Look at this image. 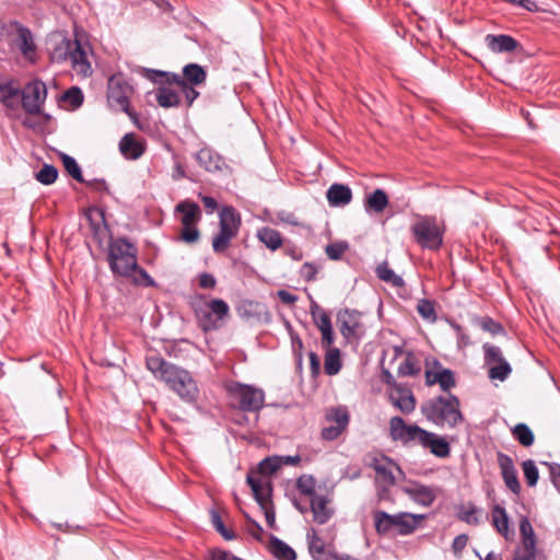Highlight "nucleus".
Segmentation results:
<instances>
[{"label": "nucleus", "instance_id": "obj_1", "mask_svg": "<svg viewBox=\"0 0 560 560\" xmlns=\"http://www.w3.org/2000/svg\"><path fill=\"white\" fill-rule=\"evenodd\" d=\"M389 435L393 441L400 442L404 446H420L439 458H446L451 454L450 443L444 436L427 431L416 423L408 424L399 416L390 418Z\"/></svg>", "mask_w": 560, "mask_h": 560}, {"label": "nucleus", "instance_id": "obj_2", "mask_svg": "<svg viewBox=\"0 0 560 560\" xmlns=\"http://www.w3.org/2000/svg\"><path fill=\"white\" fill-rule=\"evenodd\" d=\"M137 256L136 245L126 237H110L107 247V262L113 275L131 279L138 285H153V279L138 265Z\"/></svg>", "mask_w": 560, "mask_h": 560}, {"label": "nucleus", "instance_id": "obj_3", "mask_svg": "<svg viewBox=\"0 0 560 560\" xmlns=\"http://www.w3.org/2000/svg\"><path fill=\"white\" fill-rule=\"evenodd\" d=\"M148 370L155 378L163 381L183 400L192 402L198 397V386L191 374L161 355H148L145 359Z\"/></svg>", "mask_w": 560, "mask_h": 560}, {"label": "nucleus", "instance_id": "obj_4", "mask_svg": "<svg viewBox=\"0 0 560 560\" xmlns=\"http://www.w3.org/2000/svg\"><path fill=\"white\" fill-rule=\"evenodd\" d=\"M425 419L438 427L453 429L464 421L458 397L450 394L447 397L439 395L427 400L421 406Z\"/></svg>", "mask_w": 560, "mask_h": 560}, {"label": "nucleus", "instance_id": "obj_5", "mask_svg": "<svg viewBox=\"0 0 560 560\" xmlns=\"http://www.w3.org/2000/svg\"><path fill=\"white\" fill-rule=\"evenodd\" d=\"M191 307L198 326L205 332L220 329L230 316V306L224 300L208 299L203 294L192 298Z\"/></svg>", "mask_w": 560, "mask_h": 560}, {"label": "nucleus", "instance_id": "obj_6", "mask_svg": "<svg viewBox=\"0 0 560 560\" xmlns=\"http://www.w3.org/2000/svg\"><path fill=\"white\" fill-rule=\"evenodd\" d=\"M375 530L380 535H386L393 529H396L397 534L407 536L412 534L424 515H416L407 512H400L397 514H388L385 511L373 512Z\"/></svg>", "mask_w": 560, "mask_h": 560}, {"label": "nucleus", "instance_id": "obj_7", "mask_svg": "<svg viewBox=\"0 0 560 560\" xmlns=\"http://www.w3.org/2000/svg\"><path fill=\"white\" fill-rule=\"evenodd\" d=\"M144 77L153 83H167L175 85H202L207 80L206 69L195 62H190L183 68V73L178 74L175 72L143 69Z\"/></svg>", "mask_w": 560, "mask_h": 560}, {"label": "nucleus", "instance_id": "obj_8", "mask_svg": "<svg viewBox=\"0 0 560 560\" xmlns=\"http://www.w3.org/2000/svg\"><path fill=\"white\" fill-rule=\"evenodd\" d=\"M226 392L231 406L244 412H257L265 405L264 390L252 385L232 382Z\"/></svg>", "mask_w": 560, "mask_h": 560}, {"label": "nucleus", "instance_id": "obj_9", "mask_svg": "<svg viewBox=\"0 0 560 560\" xmlns=\"http://www.w3.org/2000/svg\"><path fill=\"white\" fill-rule=\"evenodd\" d=\"M132 94L133 88L121 73L113 74L109 78L107 85V101L109 105L117 110L126 113L130 118L136 117V113L130 107Z\"/></svg>", "mask_w": 560, "mask_h": 560}, {"label": "nucleus", "instance_id": "obj_10", "mask_svg": "<svg viewBox=\"0 0 560 560\" xmlns=\"http://www.w3.org/2000/svg\"><path fill=\"white\" fill-rule=\"evenodd\" d=\"M5 30L11 37V45L21 52L26 61L35 63L37 60V45L31 30L18 21L9 22Z\"/></svg>", "mask_w": 560, "mask_h": 560}, {"label": "nucleus", "instance_id": "obj_11", "mask_svg": "<svg viewBox=\"0 0 560 560\" xmlns=\"http://www.w3.org/2000/svg\"><path fill=\"white\" fill-rule=\"evenodd\" d=\"M416 242L431 250L439 249L443 244V231L433 217H423L411 226Z\"/></svg>", "mask_w": 560, "mask_h": 560}, {"label": "nucleus", "instance_id": "obj_12", "mask_svg": "<svg viewBox=\"0 0 560 560\" xmlns=\"http://www.w3.org/2000/svg\"><path fill=\"white\" fill-rule=\"evenodd\" d=\"M46 97V84L40 80H34L21 90L20 103L28 115H39Z\"/></svg>", "mask_w": 560, "mask_h": 560}, {"label": "nucleus", "instance_id": "obj_13", "mask_svg": "<svg viewBox=\"0 0 560 560\" xmlns=\"http://www.w3.org/2000/svg\"><path fill=\"white\" fill-rule=\"evenodd\" d=\"M337 324L342 337L351 342L359 340L364 335V328L360 320V313L357 311L345 310L338 313Z\"/></svg>", "mask_w": 560, "mask_h": 560}, {"label": "nucleus", "instance_id": "obj_14", "mask_svg": "<svg viewBox=\"0 0 560 560\" xmlns=\"http://www.w3.org/2000/svg\"><path fill=\"white\" fill-rule=\"evenodd\" d=\"M370 466L376 474V481L381 482L384 488L395 483L394 470L402 474L400 468L387 456L373 457Z\"/></svg>", "mask_w": 560, "mask_h": 560}, {"label": "nucleus", "instance_id": "obj_15", "mask_svg": "<svg viewBox=\"0 0 560 560\" xmlns=\"http://www.w3.org/2000/svg\"><path fill=\"white\" fill-rule=\"evenodd\" d=\"M389 401L404 415H410L416 409V398L412 390L402 384H395L388 395Z\"/></svg>", "mask_w": 560, "mask_h": 560}, {"label": "nucleus", "instance_id": "obj_16", "mask_svg": "<svg viewBox=\"0 0 560 560\" xmlns=\"http://www.w3.org/2000/svg\"><path fill=\"white\" fill-rule=\"evenodd\" d=\"M310 510L313 521L318 525L328 523L335 515L332 499L326 494L314 495L310 500Z\"/></svg>", "mask_w": 560, "mask_h": 560}, {"label": "nucleus", "instance_id": "obj_17", "mask_svg": "<svg viewBox=\"0 0 560 560\" xmlns=\"http://www.w3.org/2000/svg\"><path fill=\"white\" fill-rule=\"evenodd\" d=\"M196 161L198 164L205 168L207 172L215 173V172H229L231 173L230 166L226 164L225 160L211 148H202L200 149L196 155Z\"/></svg>", "mask_w": 560, "mask_h": 560}, {"label": "nucleus", "instance_id": "obj_18", "mask_svg": "<svg viewBox=\"0 0 560 560\" xmlns=\"http://www.w3.org/2000/svg\"><path fill=\"white\" fill-rule=\"evenodd\" d=\"M402 492L406 493L412 501L422 505L430 506L436 499V489L430 486L422 485L418 481H409L402 487Z\"/></svg>", "mask_w": 560, "mask_h": 560}, {"label": "nucleus", "instance_id": "obj_19", "mask_svg": "<svg viewBox=\"0 0 560 560\" xmlns=\"http://www.w3.org/2000/svg\"><path fill=\"white\" fill-rule=\"evenodd\" d=\"M247 483L259 506H266V504L271 503L272 486L270 479L258 477L255 471H250L247 474Z\"/></svg>", "mask_w": 560, "mask_h": 560}, {"label": "nucleus", "instance_id": "obj_20", "mask_svg": "<svg viewBox=\"0 0 560 560\" xmlns=\"http://www.w3.org/2000/svg\"><path fill=\"white\" fill-rule=\"evenodd\" d=\"M308 551L314 560H339L335 551L327 547L316 529L311 528L307 534Z\"/></svg>", "mask_w": 560, "mask_h": 560}, {"label": "nucleus", "instance_id": "obj_21", "mask_svg": "<svg viewBox=\"0 0 560 560\" xmlns=\"http://www.w3.org/2000/svg\"><path fill=\"white\" fill-rule=\"evenodd\" d=\"M498 464L505 486L516 495L521 492V485L517 478V471L514 467L513 459L504 454L498 453Z\"/></svg>", "mask_w": 560, "mask_h": 560}, {"label": "nucleus", "instance_id": "obj_22", "mask_svg": "<svg viewBox=\"0 0 560 560\" xmlns=\"http://www.w3.org/2000/svg\"><path fill=\"white\" fill-rule=\"evenodd\" d=\"M77 39H70L61 34L50 39V59L52 62L61 63L68 60Z\"/></svg>", "mask_w": 560, "mask_h": 560}, {"label": "nucleus", "instance_id": "obj_23", "mask_svg": "<svg viewBox=\"0 0 560 560\" xmlns=\"http://www.w3.org/2000/svg\"><path fill=\"white\" fill-rule=\"evenodd\" d=\"M119 151L127 160H138L145 152V142L137 139L135 133H126L119 141Z\"/></svg>", "mask_w": 560, "mask_h": 560}, {"label": "nucleus", "instance_id": "obj_24", "mask_svg": "<svg viewBox=\"0 0 560 560\" xmlns=\"http://www.w3.org/2000/svg\"><path fill=\"white\" fill-rule=\"evenodd\" d=\"M68 60H70L73 70L78 74L88 77L92 73L91 63L88 59V51L79 40L74 44Z\"/></svg>", "mask_w": 560, "mask_h": 560}, {"label": "nucleus", "instance_id": "obj_25", "mask_svg": "<svg viewBox=\"0 0 560 560\" xmlns=\"http://www.w3.org/2000/svg\"><path fill=\"white\" fill-rule=\"evenodd\" d=\"M330 207H345L352 200V190L348 185L335 183L326 191Z\"/></svg>", "mask_w": 560, "mask_h": 560}, {"label": "nucleus", "instance_id": "obj_26", "mask_svg": "<svg viewBox=\"0 0 560 560\" xmlns=\"http://www.w3.org/2000/svg\"><path fill=\"white\" fill-rule=\"evenodd\" d=\"M485 40L488 48L495 54L512 52L518 46V42L515 38L505 34H488Z\"/></svg>", "mask_w": 560, "mask_h": 560}, {"label": "nucleus", "instance_id": "obj_27", "mask_svg": "<svg viewBox=\"0 0 560 560\" xmlns=\"http://www.w3.org/2000/svg\"><path fill=\"white\" fill-rule=\"evenodd\" d=\"M425 385H439L442 392L450 393L456 386L455 373L452 370H441L440 372H425Z\"/></svg>", "mask_w": 560, "mask_h": 560}, {"label": "nucleus", "instance_id": "obj_28", "mask_svg": "<svg viewBox=\"0 0 560 560\" xmlns=\"http://www.w3.org/2000/svg\"><path fill=\"white\" fill-rule=\"evenodd\" d=\"M20 86L12 80L0 83V102L8 109L14 110L20 105Z\"/></svg>", "mask_w": 560, "mask_h": 560}, {"label": "nucleus", "instance_id": "obj_29", "mask_svg": "<svg viewBox=\"0 0 560 560\" xmlns=\"http://www.w3.org/2000/svg\"><path fill=\"white\" fill-rule=\"evenodd\" d=\"M219 226L220 230L236 236L241 228V215L233 207H225L220 212Z\"/></svg>", "mask_w": 560, "mask_h": 560}, {"label": "nucleus", "instance_id": "obj_30", "mask_svg": "<svg viewBox=\"0 0 560 560\" xmlns=\"http://www.w3.org/2000/svg\"><path fill=\"white\" fill-rule=\"evenodd\" d=\"M175 211L182 214V225L197 224L201 218V210L199 206L190 200H184L179 202L176 206Z\"/></svg>", "mask_w": 560, "mask_h": 560}, {"label": "nucleus", "instance_id": "obj_31", "mask_svg": "<svg viewBox=\"0 0 560 560\" xmlns=\"http://www.w3.org/2000/svg\"><path fill=\"white\" fill-rule=\"evenodd\" d=\"M268 551L277 560H295L296 553L287 542L271 535L268 544Z\"/></svg>", "mask_w": 560, "mask_h": 560}, {"label": "nucleus", "instance_id": "obj_32", "mask_svg": "<svg viewBox=\"0 0 560 560\" xmlns=\"http://www.w3.org/2000/svg\"><path fill=\"white\" fill-rule=\"evenodd\" d=\"M159 88L154 91L158 104L163 108L178 107L180 104L179 94L167 88V83H159Z\"/></svg>", "mask_w": 560, "mask_h": 560}, {"label": "nucleus", "instance_id": "obj_33", "mask_svg": "<svg viewBox=\"0 0 560 560\" xmlns=\"http://www.w3.org/2000/svg\"><path fill=\"white\" fill-rule=\"evenodd\" d=\"M389 200L387 194L383 189L377 188L373 192L366 195L364 199V209L366 212L381 213L386 209Z\"/></svg>", "mask_w": 560, "mask_h": 560}, {"label": "nucleus", "instance_id": "obj_34", "mask_svg": "<svg viewBox=\"0 0 560 560\" xmlns=\"http://www.w3.org/2000/svg\"><path fill=\"white\" fill-rule=\"evenodd\" d=\"M492 525L505 538L509 539L513 532L510 530L509 516L505 509L495 504L491 511Z\"/></svg>", "mask_w": 560, "mask_h": 560}, {"label": "nucleus", "instance_id": "obj_35", "mask_svg": "<svg viewBox=\"0 0 560 560\" xmlns=\"http://www.w3.org/2000/svg\"><path fill=\"white\" fill-rule=\"evenodd\" d=\"M257 238L270 250L275 252L283 245V238L275 229L264 226L257 231Z\"/></svg>", "mask_w": 560, "mask_h": 560}, {"label": "nucleus", "instance_id": "obj_36", "mask_svg": "<svg viewBox=\"0 0 560 560\" xmlns=\"http://www.w3.org/2000/svg\"><path fill=\"white\" fill-rule=\"evenodd\" d=\"M324 371L327 375L332 376L340 372L342 368L341 352L338 348L325 350Z\"/></svg>", "mask_w": 560, "mask_h": 560}, {"label": "nucleus", "instance_id": "obj_37", "mask_svg": "<svg viewBox=\"0 0 560 560\" xmlns=\"http://www.w3.org/2000/svg\"><path fill=\"white\" fill-rule=\"evenodd\" d=\"M281 466V457H267L258 464L257 470L255 472L258 477H265L270 479L271 475H273L278 469H280Z\"/></svg>", "mask_w": 560, "mask_h": 560}, {"label": "nucleus", "instance_id": "obj_38", "mask_svg": "<svg viewBox=\"0 0 560 560\" xmlns=\"http://www.w3.org/2000/svg\"><path fill=\"white\" fill-rule=\"evenodd\" d=\"M376 275L377 277L387 283H390L392 285L396 288H400L405 284L402 278L394 272L393 269L388 266L386 261L382 262L376 268Z\"/></svg>", "mask_w": 560, "mask_h": 560}, {"label": "nucleus", "instance_id": "obj_39", "mask_svg": "<svg viewBox=\"0 0 560 560\" xmlns=\"http://www.w3.org/2000/svg\"><path fill=\"white\" fill-rule=\"evenodd\" d=\"M479 513L480 510L475 504L469 502L459 506L457 517L466 524L476 526L480 523Z\"/></svg>", "mask_w": 560, "mask_h": 560}, {"label": "nucleus", "instance_id": "obj_40", "mask_svg": "<svg viewBox=\"0 0 560 560\" xmlns=\"http://www.w3.org/2000/svg\"><path fill=\"white\" fill-rule=\"evenodd\" d=\"M513 438L523 446L528 447L534 444L535 436L530 428L525 423H518L512 429Z\"/></svg>", "mask_w": 560, "mask_h": 560}, {"label": "nucleus", "instance_id": "obj_41", "mask_svg": "<svg viewBox=\"0 0 560 560\" xmlns=\"http://www.w3.org/2000/svg\"><path fill=\"white\" fill-rule=\"evenodd\" d=\"M512 560H537L536 542H523L515 549Z\"/></svg>", "mask_w": 560, "mask_h": 560}, {"label": "nucleus", "instance_id": "obj_42", "mask_svg": "<svg viewBox=\"0 0 560 560\" xmlns=\"http://www.w3.org/2000/svg\"><path fill=\"white\" fill-rule=\"evenodd\" d=\"M315 487H316V480L313 476L311 475H302L298 481H296V488L298 490L304 494V495H307L310 497V500L314 497V495H318V493L315 492Z\"/></svg>", "mask_w": 560, "mask_h": 560}, {"label": "nucleus", "instance_id": "obj_43", "mask_svg": "<svg viewBox=\"0 0 560 560\" xmlns=\"http://www.w3.org/2000/svg\"><path fill=\"white\" fill-rule=\"evenodd\" d=\"M417 311L419 315L430 322L434 323L436 320V312L434 307V302L428 299H421L418 301Z\"/></svg>", "mask_w": 560, "mask_h": 560}, {"label": "nucleus", "instance_id": "obj_44", "mask_svg": "<svg viewBox=\"0 0 560 560\" xmlns=\"http://www.w3.org/2000/svg\"><path fill=\"white\" fill-rule=\"evenodd\" d=\"M311 313L319 331L332 328L329 315L325 311L320 310L318 305L315 304L312 306Z\"/></svg>", "mask_w": 560, "mask_h": 560}, {"label": "nucleus", "instance_id": "obj_45", "mask_svg": "<svg viewBox=\"0 0 560 560\" xmlns=\"http://www.w3.org/2000/svg\"><path fill=\"white\" fill-rule=\"evenodd\" d=\"M97 215L100 218L98 222H93L91 215H89V219L91 221V228L94 234V237L97 240V242L101 244L104 238L109 233V229L105 222L104 213L100 210H97Z\"/></svg>", "mask_w": 560, "mask_h": 560}, {"label": "nucleus", "instance_id": "obj_46", "mask_svg": "<svg viewBox=\"0 0 560 560\" xmlns=\"http://www.w3.org/2000/svg\"><path fill=\"white\" fill-rule=\"evenodd\" d=\"M421 368L412 355H408L398 366V375L416 376L420 373Z\"/></svg>", "mask_w": 560, "mask_h": 560}, {"label": "nucleus", "instance_id": "obj_47", "mask_svg": "<svg viewBox=\"0 0 560 560\" xmlns=\"http://www.w3.org/2000/svg\"><path fill=\"white\" fill-rule=\"evenodd\" d=\"M511 372V365L506 361H502L490 366L489 377L503 382L510 376Z\"/></svg>", "mask_w": 560, "mask_h": 560}, {"label": "nucleus", "instance_id": "obj_48", "mask_svg": "<svg viewBox=\"0 0 560 560\" xmlns=\"http://www.w3.org/2000/svg\"><path fill=\"white\" fill-rule=\"evenodd\" d=\"M349 413L346 409L336 408L327 415V420L334 422L339 429L345 431L349 424Z\"/></svg>", "mask_w": 560, "mask_h": 560}, {"label": "nucleus", "instance_id": "obj_49", "mask_svg": "<svg viewBox=\"0 0 560 560\" xmlns=\"http://www.w3.org/2000/svg\"><path fill=\"white\" fill-rule=\"evenodd\" d=\"M234 237V235L220 230L219 233L212 240L213 252L217 254L225 252Z\"/></svg>", "mask_w": 560, "mask_h": 560}, {"label": "nucleus", "instance_id": "obj_50", "mask_svg": "<svg viewBox=\"0 0 560 560\" xmlns=\"http://www.w3.org/2000/svg\"><path fill=\"white\" fill-rule=\"evenodd\" d=\"M482 348H483V352H485L486 364L491 366L495 363L505 361V359L503 358L502 351L499 347L490 345V343H485Z\"/></svg>", "mask_w": 560, "mask_h": 560}, {"label": "nucleus", "instance_id": "obj_51", "mask_svg": "<svg viewBox=\"0 0 560 560\" xmlns=\"http://www.w3.org/2000/svg\"><path fill=\"white\" fill-rule=\"evenodd\" d=\"M62 163L65 170L71 175L72 178H74L79 183H83L81 167L79 166L74 158L63 154Z\"/></svg>", "mask_w": 560, "mask_h": 560}, {"label": "nucleus", "instance_id": "obj_52", "mask_svg": "<svg viewBox=\"0 0 560 560\" xmlns=\"http://www.w3.org/2000/svg\"><path fill=\"white\" fill-rule=\"evenodd\" d=\"M57 177L58 170L49 164H45L36 174V179L44 185H50L55 183Z\"/></svg>", "mask_w": 560, "mask_h": 560}, {"label": "nucleus", "instance_id": "obj_53", "mask_svg": "<svg viewBox=\"0 0 560 560\" xmlns=\"http://www.w3.org/2000/svg\"><path fill=\"white\" fill-rule=\"evenodd\" d=\"M348 249L349 244L347 242H335L325 247V253L329 259L339 260Z\"/></svg>", "mask_w": 560, "mask_h": 560}, {"label": "nucleus", "instance_id": "obj_54", "mask_svg": "<svg viewBox=\"0 0 560 560\" xmlns=\"http://www.w3.org/2000/svg\"><path fill=\"white\" fill-rule=\"evenodd\" d=\"M523 472L526 479V482L529 487H535L537 485L539 472L538 469L532 459H527L522 464Z\"/></svg>", "mask_w": 560, "mask_h": 560}, {"label": "nucleus", "instance_id": "obj_55", "mask_svg": "<svg viewBox=\"0 0 560 560\" xmlns=\"http://www.w3.org/2000/svg\"><path fill=\"white\" fill-rule=\"evenodd\" d=\"M83 93L78 86H72L62 94V101L73 108L80 107L83 103Z\"/></svg>", "mask_w": 560, "mask_h": 560}, {"label": "nucleus", "instance_id": "obj_56", "mask_svg": "<svg viewBox=\"0 0 560 560\" xmlns=\"http://www.w3.org/2000/svg\"><path fill=\"white\" fill-rule=\"evenodd\" d=\"M520 533L521 541L523 542H536V536L534 528L527 517H522L520 521Z\"/></svg>", "mask_w": 560, "mask_h": 560}, {"label": "nucleus", "instance_id": "obj_57", "mask_svg": "<svg viewBox=\"0 0 560 560\" xmlns=\"http://www.w3.org/2000/svg\"><path fill=\"white\" fill-rule=\"evenodd\" d=\"M200 237L199 230L196 224L191 225H183L180 240L185 243L192 244L196 243Z\"/></svg>", "mask_w": 560, "mask_h": 560}, {"label": "nucleus", "instance_id": "obj_58", "mask_svg": "<svg viewBox=\"0 0 560 560\" xmlns=\"http://www.w3.org/2000/svg\"><path fill=\"white\" fill-rule=\"evenodd\" d=\"M480 327L483 330L489 331L491 335H499L504 331L503 326L491 317H483L480 322Z\"/></svg>", "mask_w": 560, "mask_h": 560}, {"label": "nucleus", "instance_id": "obj_59", "mask_svg": "<svg viewBox=\"0 0 560 560\" xmlns=\"http://www.w3.org/2000/svg\"><path fill=\"white\" fill-rule=\"evenodd\" d=\"M180 91L183 92L187 105L191 106L192 103L199 97L200 93L195 89L197 85L191 84H184V85H177Z\"/></svg>", "mask_w": 560, "mask_h": 560}, {"label": "nucleus", "instance_id": "obj_60", "mask_svg": "<svg viewBox=\"0 0 560 560\" xmlns=\"http://www.w3.org/2000/svg\"><path fill=\"white\" fill-rule=\"evenodd\" d=\"M342 432L343 431L339 429L337 425L330 424L322 430L320 435L326 441H334L338 439Z\"/></svg>", "mask_w": 560, "mask_h": 560}, {"label": "nucleus", "instance_id": "obj_61", "mask_svg": "<svg viewBox=\"0 0 560 560\" xmlns=\"http://www.w3.org/2000/svg\"><path fill=\"white\" fill-rule=\"evenodd\" d=\"M549 467L550 478L553 486L560 492V464L558 463H546Z\"/></svg>", "mask_w": 560, "mask_h": 560}, {"label": "nucleus", "instance_id": "obj_62", "mask_svg": "<svg viewBox=\"0 0 560 560\" xmlns=\"http://www.w3.org/2000/svg\"><path fill=\"white\" fill-rule=\"evenodd\" d=\"M198 283L202 289H213L217 284V280L213 275L203 272L199 275Z\"/></svg>", "mask_w": 560, "mask_h": 560}, {"label": "nucleus", "instance_id": "obj_63", "mask_svg": "<svg viewBox=\"0 0 560 560\" xmlns=\"http://www.w3.org/2000/svg\"><path fill=\"white\" fill-rule=\"evenodd\" d=\"M468 542V536L465 534H460L456 536L452 542V550L455 555H459Z\"/></svg>", "mask_w": 560, "mask_h": 560}, {"label": "nucleus", "instance_id": "obj_64", "mask_svg": "<svg viewBox=\"0 0 560 560\" xmlns=\"http://www.w3.org/2000/svg\"><path fill=\"white\" fill-rule=\"evenodd\" d=\"M264 511L266 523L270 528L276 529V512L272 506V503L266 504V506H260Z\"/></svg>", "mask_w": 560, "mask_h": 560}]
</instances>
